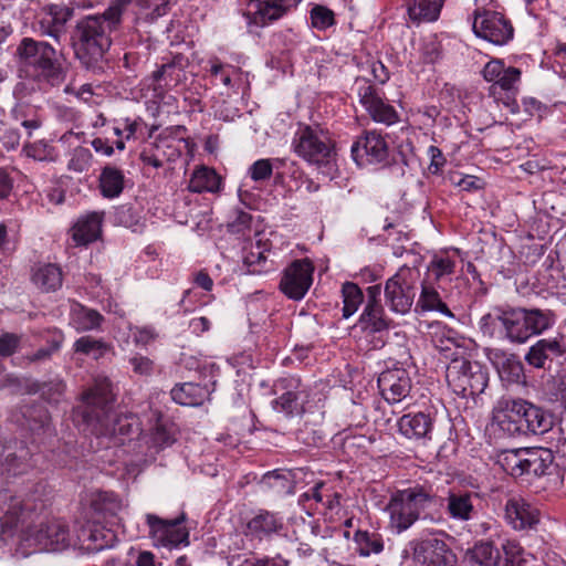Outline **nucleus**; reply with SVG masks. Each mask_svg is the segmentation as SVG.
Segmentation results:
<instances>
[{
  "mask_svg": "<svg viewBox=\"0 0 566 566\" xmlns=\"http://www.w3.org/2000/svg\"><path fill=\"white\" fill-rule=\"evenodd\" d=\"M130 0H113L103 14L80 20L72 34L75 56L86 69H95L112 44L111 33L120 23Z\"/></svg>",
  "mask_w": 566,
  "mask_h": 566,
  "instance_id": "f257e3e1",
  "label": "nucleus"
},
{
  "mask_svg": "<svg viewBox=\"0 0 566 566\" xmlns=\"http://www.w3.org/2000/svg\"><path fill=\"white\" fill-rule=\"evenodd\" d=\"M82 418L91 433L96 437L128 434L130 424L127 417L113 409L114 394L108 378H98L83 395Z\"/></svg>",
  "mask_w": 566,
  "mask_h": 566,
  "instance_id": "f03ea898",
  "label": "nucleus"
},
{
  "mask_svg": "<svg viewBox=\"0 0 566 566\" xmlns=\"http://www.w3.org/2000/svg\"><path fill=\"white\" fill-rule=\"evenodd\" d=\"M493 413L497 427L509 437L544 434L554 423L551 412L522 398L502 397Z\"/></svg>",
  "mask_w": 566,
  "mask_h": 566,
  "instance_id": "7ed1b4c3",
  "label": "nucleus"
},
{
  "mask_svg": "<svg viewBox=\"0 0 566 566\" xmlns=\"http://www.w3.org/2000/svg\"><path fill=\"white\" fill-rule=\"evenodd\" d=\"M17 54L25 77L38 83L41 90L57 87L65 81L66 73L51 44L23 38L17 48Z\"/></svg>",
  "mask_w": 566,
  "mask_h": 566,
  "instance_id": "20e7f679",
  "label": "nucleus"
},
{
  "mask_svg": "<svg viewBox=\"0 0 566 566\" xmlns=\"http://www.w3.org/2000/svg\"><path fill=\"white\" fill-rule=\"evenodd\" d=\"M438 504V496L430 486L416 484L391 494L386 506L389 527L397 534L410 528L418 520L433 517L426 510Z\"/></svg>",
  "mask_w": 566,
  "mask_h": 566,
  "instance_id": "39448f33",
  "label": "nucleus"
},
{
  "mask_svg": "<svg viewBox=\"0 0 566 566\" xmlns=\"http://www.w3.org/2000/svg\"><path fill=\"white\" fill-rule=\"evenodd\" d=\"M554 459L553 452L547 448H520L504 450L499 455V463L514 478H541L552 473Z\"/></svg>",
  "mask_w": 566,
  "mask_h": 566,
  "instance_id": "423d86ee",
  "label": "nucleus"
},
{
  "mask_svg": "<svg viewBox=\"0 0 566 566\" xmlns=\"http://www.w3.org/2000/svg\"><path fill=\"white\" fill-rule=\"evenodd\" d=\"M446 378L455 395L475 398L488 387L489 371L479 361L453 359L447 367Z\"/></svg>",
  "mask_w": 566,
  "mask_h": 566,
  "instance_id": "0eeeda50",
  "label": "nucleus"
},
{
  "mask_svg": "<svg viewBox=\"0 0 566 566\" xmlns=\"http://www.w3.org/2000/svg\"><path fill=\"white\" fill-rule=\"evenodd\" d=\"M410 553L413 560L421 566H458L457 555L436 533L410 541L402 556Z\"/></svg>",
  "mask_w": 566,
  "mask_h": 566,
  "instance_id": "6e6552de",
  "label": "nucleus"
},
{
  "mask_svg": "<svg viewBox=\"0 0 566 566\" xmlns=\"http://www.w3.org/2000/svg\"><path fill=\"white\" fill-rule=\"evenodd\" d=\"M292 145L300 157L316 165L328 164L334 155L329 137L317 126H300Z\"/></svg>",
  "mask_w": 566,
  "mask_h": 566,
  "instance_id": "1a4fd4ad",
  "label": "nucleus"
},
{
  "mask_svg": "<svg viewBox=\"0 0 566 566\" xmlns=\"http://www.w3.org/2000/svg\"><path fill=\"white\" fill-rule=\"evenodd\" d=\"M419 271L411 268H400L387 280L385 285L386 303L391 311L406 314L411 308L416 294Z\"/></svg>",
  "mask_w": 566,
  "mask_h": 566,
  "instance_id": "9d476101",
  "label": "nucleus"
},
{
  "mask_svg": "<svg viewBox=\"0 0 566 566\" xmlns=\"http://www.w3.org/2000/svg\"><path fill=\"white\" fill-rule=\"evenodd\" d=\"M390 324L382 305L365 304L353 328L360 332V338L367 342L369 349H380L387 342Z\"/></svg>",
  "mask_w": 566,
  "mask_h": 566,
  "instance_id": "9b49d317",
  "label": "nucleus"
},
{
  "mask_svg": "<svg viewBox=\"0 0 566 566\" xmlns=\"http://www.w3.org/2000/svg\"><path fill=\"white\" fill-rule=\"evenodd\" d=\"M356 85L359 102L374 122L390 126L399 120L397 111L380 90L364 78L356 80Z\"/></svg>",
  "mask_w": 566,
  "mask_h": 566,
  "instance_id": "f8f14e48",
  "label": "nucleus"
},
{
  "mask_svg": "<svg viewBox=\"0 0 566 566\" xmlns=\"http://www.w3.org/2000/svg\"><path fill=\"white\" fill-rule=\"evenodd\" d=\"M184 521V514L174 520H164L155 514H146L149 536L157 546L172 548L189 545V532L182 526Z\"/></svg>",
  "mask_w": 566,
  "mask_h": 566,
  "instance_id": "ddd939ff",
  "label": "nucleus"
},
{
  "mask_svg": "<svg viewBox=\"0 0 566 566\" xmlns=\"http://www.w3.org/2000/svg\"><path fill=\"white\" fill-rule=\"evenodd\" d=\"M352 157L360 167L386 164L389 147L386 138L376 130H366L352 145Z\"/></svg>",
  "mask_w": 566,
  "mask_h": 566,
  "instance_id": "4468645a",
  "label": "nucleus"
},
{
  "mask_svg": "<svg viewBox=\"0 0 566 566\" xmlns=\"http://www.w3.org/2000/svg\"><path fill=\"white\" fill-rule=\"evenodd\" d=\"M473 31L478 36L496 45L506 44L514 34L510 20L502 13L490 10L475 12Z\"/></svg>",
  "mask_w": 566,
  "mask_h": 566,
  "instance_id": "2eb2a0df",
  "label": "nucleus"
},
{
  "mask_svg": "<svg viewBox=\"0 0 566 566\" xmlns=\"http://www.w3.org/2000/svg\"><path fill=\"white\" fill-rule=\"evenodd\" d=\"M313 272L310 260L293 261L283 272L280 290L291 300H302L313 283Z\"/></svg>",
  "mask_w": 566,
  "mask_h": 566,
  "instance_id": "dca6fc26",
  "label": "nucleus"
},
{
  "mask_svg": "<svg viewBox=\"0 0 566 566\" xmlns=\"http://www.w3.org/2000/svg\"><path fill=\"white\" fill-rule=\"evenodd\" d=\"M302 0H247L243 17L249 25L265 27L282 18Z\"/></svg>",
  "mask_w": 566,
  "mask_h": 566,
  "instance_id": "f3484780",
  "label": "nucleus"
},
{
  "mask_svg": "<svg viewBox=\"0 0 566 566\" xmlns=\"http://www.w3.org/2000/svg\"><path fill=\"white\" fill-rule=\"evenodd\" d=\"M43 507L42 501L30 496L23 500L12 497L6 514L0 518V539L7 544L14 536L19 524L25 523L33 512Z\"/></svg>",
  "mask_w": 566,
  "mask_h": 566,
  "instance_id": "a211bd4d",
  "label": "nucleus"
},
{
  "mask_svg": "<svg viewBox=\"0 0 566 566\" xmlns=\"http://www.w3.org/2000/svg\"><path fill=\"white\" fill-rule=\"evenodd\" d=\"M284 390L271 405L277 412L286 417L301 416L304 412V390L300 381L293 377L281 378L274 384V392Z\"/></svg>",
  "mask_w": 566,
  "mask_h": 566,
  "instance_id": "6ab92c4d",
  "label": "nucleus"
},
{
  "mask_svg": "<svg viewBox=\"0 0 566 566\" xmlns=\"http://www.w3.org/2000/svg\"><path fill=\"white\" fill-rule=\"evenodd\" d=\"M73 9L63 4L52 3L42 9L35 22V30L43 36L55 42L66 33V23L73 17Z\"/></svg>",
  "mask_w": 566,
  "mask_h": 566,
  "instance_id": "aec40b11",
  "label": "nucleus"
},
{
  "mask_svg": "<svg viewBox=\"0 0 566 566\" xmlns=\"http://www.w3.org/2000/svg\"><path fill=\"white\" fill-rule=\"evenodd\" d=\"M566 354L565 336L541 338L526 352L525 361L536 369H549L553 361Z\"/></svg>",
  "mask_w": 566,
  "mask_h": 566,
  "instance_id": "412c9836",
  "label": "nucleus"
},
{
  "mask_svg": "<svg viewBox=\"0 0 566 566\" xmlns=\"http://www.w3.org/2000/svg\"><path fill=\"white\" fill-rule=\"evenodd\" d=\"M377 382L382 398L389 403L402 401L411 390V378L402 367L381 371Z\"/></svg>",
  "mask_w": 566,
  "mask_h": 566,
  "instance_id": "4be33fe9",
  "label": "nucleus"
},
{
  "mask_svg": "<svg viewBox=\"0 0 566 566\" xmlns=\"http://www.w3.org/2000/svg\"><path fill=\"white\" fill-rule=\"evenodd\" d=\"M480 500L478 492L452 489L446 497V513L451 520L469 522L478 515Z\"/></svg>",
  "mask_w": 566,
  "mask_h": 566,
  "instance_id": "5701e85b",
  "label": "nucleus"
},
{
  "mask_svg": "<svg viewBox=\"0 0 566 566\" xmlns=\"http://www.w3.org/2000/svg\"><path fill=\"white\" fill-rule=\"evenodd\" d=\"M284 530L283 517L275 512L260 509L247 522L245 535L251 539L262 542L280 535Z\"/></svg>",
  "mask_w": 566,
  "mask_h": 566,
  "instance_id": "b1692460",
  "label": "nucleus"
},
{
  "mask_svg": "<svg viewBox=\"0 0 566 566\" xmlns=\"http://www.w3.org/2000/svg\"><path fill=\"white\" fill-rule=\"evenodd\" d=\"M31 536L35 544L45 551H62L70 545L69 528L59 520L41 523Z\"/></svg>",
  "mask_w": 566,
  "mask_h": 566,
  "instance_id": "393cba45",
  "label": "nucleus"
},
{
  "mask_svg": "<svg viewBox=\"0 0 566 566\" xmlns=\"http://www.w3.org/2000/svg\"><path fill=\"white\" fill-rule=\"evenodd\" d=\"M80 548L87 553H97L111 548L117 542L114 531L99 523H87L77 533Z\"/></svg>",
  "mask_w": 566,
  "mask_h": 566,
  "instance_id": "a878e982",
  "label": "nucleus"
},
{
  "mask_svg": "<svg viewBox=\"0 0 566 566\" xmlns=\"http://www.w3.org/2000/svg\"><path fill=\"white\" fill-rule=\"evenodd\" d=\"M182 61L181 56H175L170 62L164 63L158 70L153 72L154 92L157 96L176 87L185 80Z\"/></svg>",
  "mask_w": 566,
  "mask_h": 566,
  "instance_id": "bb28decb",
  "label": "nucleus"
},
{
  "mask_svg": "<svg viewBox=\"0 0 566 566\" xmlns=\"http://www.w3.org/2000/svg\"><path fill=\"white\" fill-rule=\"evenodd\" d=\"M505 517L515 530L531 528L538 522L537 510L520 496L507 500Z\"/></svg>",
  "mask_w": 566,
  "mask_h": 566,
  "instance_id": "cd10ccee",
  "label": "nucleus"
},
{
  "mask_svg": "<svg viewBox=\"0 0 566 566\" xmlns=\"http://www.w3.org/2000/svg\"><path fill=\"white\" fill-rule=\"evenodd\" d=\"M490 359L503 380L515 384L524 381V365L517 355L506 353L502 349H494L490 354Z\"/></svg>",
  "mask_w": 566,
  "mask_h": 566,
  "instance_id": "c85d7f7f",
  "label": "nucleus"
},
{
  "mask_svg": "<svg viewBox=\"0 0 566 566\" xmlns=\"http://www.w3.org/2000/svg\"><path fill=\"white\" fill-rule=\"evenodd\" d=\"M23 421L21 426L33 436L51 434V418L48 409L40 402L25 403L20 408Z\"/></svg>",
  "mask_w": 566,
  "mask_h": 566,
  "instance_id": "c756f323",
  "label": "nucleus"
},
{
  "mask_svg": "<svg viewBox=\"0 0 566 566\" xmlns=\"http://www.w3.org/2000/svg\"><path fill=\"white\" fill-rule=\"evenodd\" d=\"M398 429L408 439L430 440L433 430V418L424 412L407 413L398 420Z\"/></svg>",
  "mask_w": 566,
  "mask_h": 566,
  "instance_id": "7c9ffc66",
  "label": "nucleus"
},
{
  "mask_svg": "<svg viewBox=\"0 0 566 566\" xmlns=\"http://www.w3.org/2000/svg\"><path fill=\"white\" fill-rule=\"evenodd\" d=\"M503 319V340L520 345L530 339L524 319V307L504 310Z\"/></svg>",
  "mask_w": 566,
  "mask_h": 566,
  "instance_id": "2f4dec72",
  "label": "nucleus"
},
{
  "mask_svg": "<svg viewBox=\"0 0 566 566\" xmlns=\"http://www.w3.org/2000/svg\"><path fill=\"white\" fill-rule=\"evenodd\" d=\"M175 402L182 406H200L210 396L211 390L208 386L195 382L177 384L170 391Z\"/></svg>",
  "mask_w": 566,
  "mask_h": 566,
  "instance_id": "473e14b6",
  "label": "nucleus"
},
{
  "mask_svg": "<svg viewBox=\"0 0 566 566\" xmlns=\"http://www.w3.org/2000/svg\"><path fill=\"white\" fill-rule=\"evenodd\" d=\"M124 171L113 165L102 168L98 176V189L104 198L114 199L119 197L125 188Z\"/></svg>",
  "mask_w": 566,
  "mask_h": 566,
  "instance_id": "72a5a7b5",
  "label": "nucleus"
},
{
  "mask_svg": "<svg viewBox=\"0 0 566 566\" xmlns=\"http://www.w3.org/2000/svg\"><path fill=\"white\" fill-rule=\"evenodd\" d=\"M524 319L531 338L551 329L556 323V314L549 308L524 307Z\"/></svg>",
  "mask_w": 566,
  "mask_h": 566,
  "instance_id": "f704fd0d",
  "label": "nucleus"
},
{
  "mask_svg": "<svg viewBox=\"0 0 566 566\" xmlns=\"http://www.w3.org/2000/svg\"><path fill=\"white\" fill-rule=\"evenodd\" d=\"M366 229L367 234H371L373 238H382L389 240L394 237V240L399 241L402 237L407 238V226L402 224L397 220H390L388 217L382 214H376V218L371 219Z\"/></svg>",
  "mask_w": 566,
  "mask_h": 566,
  "instance_id": "c9c22d12",
  "label": "nucleus"
},
{
  "mask_svg": "<svg viewBox=\"0 0 566 566\" xmlns=\"http://www.w3.org/2000/svg\"><path fill=\"white\" fill-rule=\"evenodd\" d=\"M443 2L444 0H408L409 19L417 24L436 21L439 18Z\"/></svg>",
  "mask_w": 566,
  "mask_h": 566,
  "instance_id": "e433bc0d",
  "label": "nucleus"
},
{
  "mask_svg": "<svg viewBox=\"0 0 566 566\" xmlns=\"http://www.w3.org/2000/svg\"><path fill=\"white\" fill-rule=\"evenodd\" d=\"M103 214H86L72 228V238L76 245H86L95 241L101 233V217Z\"/></svg>",
  "mask_w": 566,
  "mask_h": 566,
  "instance_id": "4c0bfd02",
  "label": "nucleus"
},
{
  "mask_svg": "<svg viewBox=\"0 0 566 566\" xmlns=\"http://www.w3.org/2000/svg\"><path fill=\"white\" fill-rule=\"evenodd\" d=\"M465 558L478 566H497L501 560L500 549L490 541H479L468 548Z\"/></svg>",
  "mask_w": 566,
  "mask_h": 566,
  "instance_id": "58836bf2",
  "label": "nucleus"
},
{
  "mask_svg": "<svg viewBox=\"0 0 566 566\" xmlns=\"http://www.w3.org/2000/svg\"><path fill=\"white\" fill-rule=\"evenodd\" d=\"M32 282L44 292H54L62 286V270L56 264H42L34 269Z\"/></svg>",
  "mask_w": 566,
  "mask_h": 566,
  "instance_id": "ea45409f",
  "label": "nucleus"
},
{
  "mask_svg": "<svg viewBox=\"0 0 566 566\" xmlns=\"http://www.w3.org/2000/svg\"><path fill=\"white\" fill-rule=\"evenodd\" d=\"M71 322L77 332H88L101 328L104 317L96 310L75 303L71 308Z\"/></svg>",
  "mask_w": 566,
  "mask_h": 566,
  "instance_id": "a19ab883",
  "label": "nucleus"
},
{
  "mask_svg": "<svg viewBox=\"0 0 566 566\" xmlns=\"http://www.w3.org/2000/svg\"><path fill=\"white\" fill-rule=\"evenodd\" d=\"M221 178L214 169L200 166L193 170L189 179L188 189L191 192H217L220 189Z\"/></svg>",
  "mask_w": 566,
  "mask_h": 566,
  "instance_id": "79ce46f5",
  "label": "nucleus"
},
{
  "mask_svg": "<svg viewBox=\"0 0 566 566\" xmlns=\"http://www.w3.org/2000/svg\"><path fill=\"white\" fill-rule=\"evenodd\" d=\"M260 484L277 496H286L295 493L289 469H276L266 472L263 474Z\"/></svg>",
  "mask_w": 566,
  "mask_h": 566,
  "instance_id": "37998d69",
  "label": "nucleus"
},
{
  "mask_svg": "<svg viewBox=\"0 0 566 566\" xmlns=\"http://www.w3.org/2000/svg\"><path fill=\"white\" fill-rule=\"evenodd\" d=\"M62 379H53L46 382L38 380L25 381V394H41V397L50 403H57L65 391Z\"/></svg>",
  "mask_w": 566,
  "mask_h": 566,
  "instance_id": "c03bdc74",
  "label": "nucleus"
},
{
  "mask_svg": "<svg viewBox=\"0 0 566 566\" xmlns=\"http://www.w3.org/2000/svg\"><path fill=\"white\" fill-rule=\"evenodd\" d=\"M354 542L357 545V552L361 556L379 554L384 551L382 536L377 532L358 530L354 534Z\"/></svg>",
  "mask_w": 566,
  "mask_h": 566,
  "instance_id": "a18cd8bd",
  "label": "nucleus"
},
{
  "mask_svg": "<svg viewBox=\"0 0 566 566\" xmlns=\"http://www.w3.org/2000/svg\"><path fill=\"white\" fill-rule=\"evenodd\" d=\"M427 270L428 277L439 282L454 274L455 260L447 253H437L432 256Z\"/></svg>",
  "mask_w": 566,
  "mask_h": 566,
  "instance_id": "49530a36",
  "label": "nucleus"
},
{
  "mask_svg": "<svg viewBox=\"0 0 566 566\" xmlns=\"http://www.w3.org/2000/svg\"><path fill=\"white\" fill-rule=\"evenodd\" d=\"M265 252H268L266 243H262L261 240H258L255 247H251L249 251L244 249L243 264L247 266L249 273L261 274L269 271L265 266Z\"/></svg>",
  "mask_w": 566,
  "mask_h": 566,
  "instance_id": "de8ad7c7",
  "label": "nucleus"
},
{
  "mask_svg": "<svg viewBox=\"0 0 566 566\" xmlns=\"http://www.w3.org/2000/svg\"><path fill=\"white\" fill-rule=\"evenodd\" d=\"M418 305L421 306L423 311H437L446 316H453L447 304L442 302L438 291L424 282L421 284Z\"/></svg>",
  "mask_w": 566,
  "mask_h": 566,
  "instance_id": "09e8293b",
  "label": "nucleus"
},
{
  "mask_svg": "<svg viewBox=\"0 0 566 566\" xmlns=\"http://www.w3.org/2000/svg\"><path fill=\"white\" fill-rule=\"evenodd\" d=\"M74 353L91 356L97 360L111 349V345L103 339H97L92 336H82L73 344Z\"/></svg>",
  "mask_w": 566,
  "mask_h": 566,
  "instance_id": "8fccbe9b",
  "label": "nucleus"
},
{
  "mask_svg": "<svg viewBox=\"0 0 566 566\" xmlns=\"http://www.w3.org/2000/svg\"><path fill=\"white\" fill-rule=\"evenodd\" d=\"M504 310L484 314L479 321V329L483 336L503 340Z\"/></svg>",
  "mask_w": 566,
  "mask_h": 566,
  "instance_id": "3c124183",
  "label": "nucleus"
},
{
  "mask_svg": "<svg viewBox=\"0 0 566 566\" xmlns=\"http://www.w3.org/2000/svg\"><path fill=\"white\" fill-rule=\"evenodd\" d=\"M342 294L344 303L342 310L343 317L348 318L358 310L359 305L363 303L364 294L359 286L353 282H346L343 284Z\"/></svg>",
  "mask_w": 566,
  "mask_h": 566,
  "instance_id": "603ef678",
  "label": "nucleus"
},
{
  "mask_svg": "<svg viewBox=\"0 0 566 566\" xmlns=\"http://www.w3.org/2000/svg\"><path fill=\"white\" fill-rule=\"evenodd\" d=\"M28 455L29 452L25 449H20L19 453H8L4 463L0 468V474L6 473L15 476L25 473L32 468V463L27 461Z\"/></svg>",
  "mask_w": 566,
  "mask_h": 566,
  "instance_id": "864d4df0",
  "label": "nucleus"
},
{
  "mask_svg": "<svg viewBox=\"0 0 566 566\" xmlns=\"http://www.w3.org/2000/svg\"><path fill=\"white\" fill-rule=\"evenodd\" d=\"M93 164V154L88 148L77 146L71 154L67 169L72 172L82 174L87 171Z\"/></svg>",
  "mask_w": 566,
  "mask_h": 566,
  "instance_id": "5fc2aeb1",
  "label": "nucleus"
},
{
  "mask_svg": "<svg viewBox=\"0 0 566 566\" xmlns=\"http://www.w3.org/2000/svg\"><path fill=\"white\" fill-rule=\"evenodd\" d=\"M521 78V71L517 67H504L501 75L490 86V94L495 96L497 90L511 92L515 88L516 83Z\"/></svg>",
  "mask_w": 566,
  "mask_h": 566,
  "instance_id": "6e6d98bb",
  "label": "nucleus"
},
{
  "mask_svg": "<svg viewBox=\"0 0 566 566\" xmlns=\"http://www.w3.org/2000/svg\"><path fill=\"white\" fill-rule=\"evenodd\" d=\"M312 28L325 31L336 23L335 13L323 4H315L310 11Z\"/></svg>",
  "mask_w": 566,
  "mask_h": 566,
  "instance_id": "4d7b16f0",
  "label": "nucleus"
},
{
  "mask_svg": "<svg viewBox=\"0 0 566 566\" xmlns=\"http://www.w3.org/2000/svg\"><path fill=\"white\" fill-rule=\"evenodd\" d=\"M23 150L28 157L34 160L51 163L57 159L55 148L43 140L25 144Z\"/></svg>",
  "mask_w": 566,
  "mask_h": 566,
  "instance_id": "13d9d810",
  "label": "nucleus"
},
{
  "mask_svg": "<svg viewBox=\"0 0 566 566\" xmlns=\"http://www.w3.org/2000/svg\"><path fill=\"white\" fill-rule=\"evenodd\" d=\"M96 509L109 516L116 517L124 509L123 501L113 492H101L95 500Z\"/></svg>",
  "mask_w": 566,
  "mask_h": 566,
  "instance_id": "bf43d9fd",
  "label": "nucleus"
},
{
  "mask_svg": "<svg viewBox=\"0 0 566 566\" xmlns=\"http://www.w3.org/2000/svg\"><path fill=\"white\" fill-rule=\"evenodd\" d=\"M545 245L533 240V237L521 245L520 260L527 266L535 265L544 255Z\"/></svg>",
  "mask_w": 566,
  "mask_h": 566,
  "instance_id": "052dcab7",
  "label": "nucleus"
},
{
  "mask_svg": "<svg viewBox=\"0 0 566 566\" xmlns=\"http://www.w3.org/2000/svg\"><path fill=\"white\" fill-rule=\"evenodd\" d=\"M420 55L424 63L433 64L442 57V45L437 35L431 34L422 39Z\"/></svg>",
  "mask_w": 566,
  "mask_h": 566,
  "instance_id": "680f3d73",
  "label": "nucleus"
},
{
  "mask_svg": "<svg viewBox=\"0 0 566 566\" xmlns=\"http://www.w3.org/2000/svg\"><path fill=\"white\" fill-rule=\"evenodd\" d=\"M275 163H281L280 159H274ZM273 160L272 159H259L254 161L248 169V175L250 178L255 181H265L269 180L273 174Z\"/></svg>",
  "mask_w": 566,
  "mask_h": 566,
  "instance_id": "e2e57ef3",
  "label": "nucleus"
},
{
  "mask_svg": "<svg viewBox=\"0 0 566 566\" xmlns=\"http://www.w3.org/2000/svg\"><path fill=\"white\" fill-rule=\"evenodd\" d=\"M503 549L505 555L504 566H528L530 560L517 544L509 542L503 546Z\"/></svg>",
  "mask_w": 566,
  "mask_h": 566,
  "instance_id": "0e129e2a",
  "label": "nucleus"
},
{
  "mask_svg": "<svg viewBox=\"0 0 566 566\" xmlns=\"http://www.w3.org/2000/svg\"><path fill=\"white\" fill-rule=\"evenodd\" d=\"M60 342L53 340L49 346L39 348L34 353L23 356L22 359L27 365L48 361L60 349Z\"/></svg>",
  "mask_w": 566,
  "mask_h": 566,
  "instance_id": "69168bd1",
  "label": "nucleus"
},
{
  "mask_svg": "<svg viewBox=\"0 0 566 566\" xmlns=\"http://www.w3.org/2000/svg\"><path fill=\"white\" fill-rule=\"evenodd\" d=\"M240 566H291V562L277 554L275 556H254L247 558Z\"/></svg>",
  "mask_w": 566,
  "mask_h": 566,
  "instance_id": "338daca9",
  "label": "nucleus"
},
{
  "mask_svg": "<svg viewBox=\"0 0 566 566\" xmlns=\"http://www.w3.org/2000/svg\"><path fill=\"white\" fill-rule=\"evenodd\" d=\"M150 441L153 447L159 451L170 447L176 441V439L164 424H157L151 433Z\"/></svg>",
  "mask_w": 566,
  "mask_h": 566,
  "instance_id": "774afa93",
  "label": "nucleus"
}]
</instances>
